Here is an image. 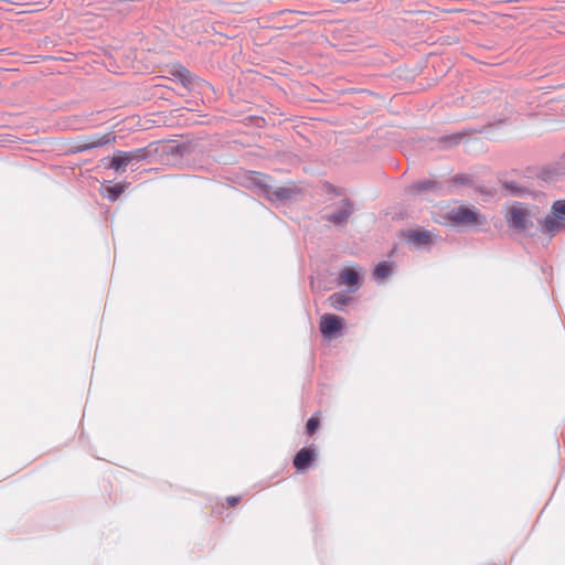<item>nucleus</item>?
Here are the masks:
<instances>
[{"mask_svg": "<svg viewBox=\"0 0 565 565\" xmlns=\"http://www.w3.org/2000/svg\"><path fill=\"white\" fill-rule=\"evenodd\" d=\"M239 498L238 497H228L227 498V502L230 505H235L237 502H238Z\"/></svg>", "mask_w": 565, "mask_h": 565, "instance_id": "nucleus-16", "label": "nucleus"}, {"mask_svg": "<svg viewBox=\"0 0 565 565\" xmlns=\"http://www.w3.org/2000/svg\"><path fill=\"white\" fill-rule=\"evenodd\" d=\"M406 242L413 244L416 248H422L426 245L433 244L436 236L428 231H406L404 233Z\"/></svg>", "mask_w": 565, "mask_h": 565, "instance_id": "nucleus-5", "label": "nucleus"}, {"mask_svg": "<svg viewBox=\"0 0 565 565\" xmlns=\"http://www.w3.org/2000/svg\"><path fill=\"white\" fill-rule=\"evenodd\" d=\"M134 158H135V153L134 152L118 151L113 157L110 167L113 169H115V170L124 169L125 167L128 166L129 162H131V160Z\"/></svg>", "mask_w": 565, "mask_h": 565, "instance_id": "nucleus-9", "label": "nucleus"}, {"mask_svg": "<svg viewBox=\"0 0 565 565\" xmlns=\"http://www.w3.org/2000/svg\"><path fill=\"white\" fill-rule=\"evenodd\" d=\"M430 186H433V182H430V181H423V182H417V183L413 184L411 186V190L413 192H420V191L429 189Z\"/></svg>", "mask_w": 565, "mask_h": 565, "instance_id": "nucleus-14", "label": "nucleus"}, {"mask_svg": "<svg viewBox=\"0 0 565 565\" xmlns=\"http://www.w3.org/2000/svg\"><path fill=\"white\" fill-rule=\"evenodd\" d=\"M343 327V319L334 315H323L320 318V330L324 338H333Z\"/></svg>", "mask_w": 565, "mask_h": 565, "instance_id": "nucleus-4", "label": "nucleus"}, {"mask_svg": "<svg viewBox=\"0 0 565 565\" xmlns=\"http://www.w3.org/2000/svg\"><path fill=\"white\" fill-rule=\"evenodd\" d=\"M352 212H353L352 204L348 200H343L341 202L339 211L330 214L328 216V220L335 225H342L348 221V218L351 216Z\"/></svg>", "mask_w": 565, "mask_h": 565, "instance_id": "nucleus-6", "label": "nucleus"}, {"mask_svg": "<svg viewBox=\"0 0 565 565\" xmlns=\"http://www.w3.org/2000/svg\"><path fill=\"white\" fill-rule=\"evenodd\" d=\"M319 419L316 416H311L307 422V431L308 434H313L318 428Z\"/></svg>", "mask_w": 565, "mask_h": 565, "instance_id": "nucleus-15", "label": "nucleus"}, {"mask_svg": "<svg viewBox=\"0 0 565 565\" xmlns=\"http://www.w3.org/2000/svg\"><path fill=\"white\" fill-rule=\"evenodd\" d=\"M540 211L536 206L514 203L505 213V220L510 227L521 232L531 233L534 227V221H540Z\"/></svg>", "mask_w": 565, "mask_h": 565, "instance_id": "nucleus-1", "label": "nucleus"}, {"mask_svg": "<svg viewBox=\"0 0 565 565\" xmlns=\"http://www.w3.org/2000/svg\"><path fill=\"white\" fill-rule=\"evenodd\" d=\"M340 285H345L351 291L359 288V273L354 268H345L340 275Z\"/></svg>", "mask_w": 565, "mask_h": 565, "instance_id": "nucleus-7", "label": "nucleus"}, {"mask_svg": "<svg viewBox=\"0 0 565 565\" xmlns=\"http://www.w3.org/2000/svg\"><path fill=\"white\" fill-rule=\"evenodd\" d=\"M292 193H294V190L288 186H278L274 190H271V189L266 190V195L270 200H277V201L288 200L291 198Z\"/></svg>", "mask_w": 565, "mask_h": 565, "instance_id": "nucleus-10", "label": "nucleus"}, {"mask_svg": "<svg viewBox=\"0 0 565 565\" xmlns=\"http://www.w3.org/2000/svg\"><path fill=\"white\" fill-rule=\"evenodd\" d=\"M107 142H108V139H106V140H99V141L93 142V143H92V146H93V147H99V146H103V145H105V143H107Z\"/></svg>", "mask_w": 565, "mask_h": 565, "instance_id": "nucleus-17", "label": "nucleus"}, {"mask_svg": "<svg viewBox=\"0 0 565 565\" xmlns=\"http://www.w3.org/2000/svg\"><path fill=\"white\" fill-rule=\"evenodd\" d=\"M391 274V265L387 262H381L376 265L373 276L375 279H383Z\"/></svg>", "mask_w": 565, "mask_h": 565, "instance_id": "nucleus-12", "label": "nucleus"}, {"mask_svg": "<svg viewBox=\"0 0 565 565\" xmlns=\"http://www.w3.org/2000/svg\"><path fill=\"white\" fill-rule=\"evenodd\" d=\"M540 231L543 234L553 237L556 233L565 228V200L555 201L550 213L539 221Z\"/></svg>", "mask_w": 565, "mask_h": 565, "instance_id": "nucleus-2", "label": "nucleus"}, {"mask_svg": "<svg viewBox=\"0 0 565 565\" xmlns=\"http://www.w3.org/2000/svg\"><path fill=\"white\" fill-rule=\"evenodd\" d=\"M124 192V186L120 184H114V185H104L102 188L103 195L110 200L115 201L119 196L120 193Z\"/></svg>", "mask_w": 565, "mask_h": 565, "instance_id": "nucleus-11", "label": "nucleus"}, {"mask_svg": "<svg viewBox=\"0 0 565 565\" xmlns=\"http://www.w3.org/2000/svg\"><path fill=\"white\" fill-rule=\"evenodd\" d=\"M315 459V452L310 449H301L294 459V466L298 470H305Z\"/></svg>", "mask_w": 565, "mask_h": 565, "instance_id": "nucleus-8", "label": "nucleus"}, {"mask_svg": "<svg viewBox=\"0 0 565 565\" xmlns=\"http://www.w3.org/2000/svg\"><path fill=\"white\" fill-rule=\"evenodd\" d=\"M448 218L457 225H483L486 217L473 206H458L448 212Z\"/></svg>", "mask_w": 565, "mask_h": 565, "instance_id": "nucleus-3", "label": "nucleus"}, {"mask_svg": "<svg viewBox=\"0 0 565 565\" xmlns=\"http://www.w3.org/2000/svg\"><path fill=\"white\" fill-rule=\"evenodd\" d=\"M329 302L331 307L339 310L347 303V297L342 292H335L329 297Z\"/></svg>", "mask_w": 565, "mask_h": 565, "instance_id": "nucleus-13", "label": "nucleus"}]
</instances>
